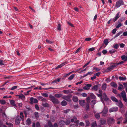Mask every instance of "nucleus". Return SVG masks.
I'll return each instance as SVG.
<instances>
[{
  "label": "nucleus",
  "instance_id": "obj_32",
  "mask_svg": "<svg viewBox=\"0 0 127 127\" xmlns=\"http://www.w3.org/2000/svg\"><path fill=\"white\" fill-rule=\"evenodd\" d=\"M103 42L105 45H107L109 43V42L108 41V40L107 39H106L104 40Z\"/></svg>",
  "mask_w": 127,
  "mask_h": 127
},
{
  "label": "nucleus",
  "instance_id": "obj_46",
  "mask_svg": "<svg viewBox=\"0 0 127 127\" xmlns=\"http://www.w3.org/2000/svg\"><path fill=\"white\" fill-rule=\"evenodd\" d=\"M70 123V122L69 120H67L65 122L64 124L66 125H69Z\"/></svg>",
  "mask_w": 127,
  "mask_h": 127
},
{
  "label": "nucleus",
  "instance_id": "obj_6",
  "mask_svg": "<svg viewBox=\"0 0 127 127\" xmlns=\"http://www.w3.org/2000/svg\"><path fill=\"white\" fill-rule=\"evenodd\" d=\"M118 110V107H113L110 109L109 110L110 112H116Z\"/></svg>",
  "mask_w": 127,
  "mask_h": 127
},
{
  "label": "nucleus",
  "instance_id": "obj_20",
  "mask_svg": "<svg viewBox=\"0 0 127 127\" xmlns=\"http://www.w3.org/2000/svg\"><path fill=\"white\" fill-rule=\"evenodd\" d=\"M111 98L112 100L114 101L117 102L118 101V99L116 97L113 96H111Z\"/></svg>",
  "mask_w": 127,
  "mask_h": 127
},
{
  "label": "nucleus",
  "instance_id": "obj_4",
  "mask_svg": "<svg viewBox=\"0 0 127 127\" xmlns=\"http://www.w3.org/2000/svg\"><path fill=\"white\" fill-rule=\"evenodd\" d=\"M123 1L122 0H120L116 2L115 4V7L116 8H118L121 5H123Z\"/></svg>",
  "mask_w": 127,
  "mask_h": 127
},
{
  "label": "nucleus",
  "instance_id": "obj_14",
  "mask_svg": "<svg viewBox=\"0 0 127 127\" xmlns=\"http://www.w3.org/2000/svg\"><path fill=\"white\" fill-rule=\"evenodd\" d=\"M121 58L122 60L124 61H127V56H126L125 55H123L121 57Z\"/></svg>",
  "mask_w": 127,
  "mask_h": 127
},
{
  "label": "nucleus",
  "instance_id": "obj_19",
  "mask_svg": "<svg viewBox=\"0 0 127 127\" xmlns=\"http://www.w3.org/2000/svg\"><path fill=\"white\" fill-rule=\"evenodd\" d=\"M31 120L30 119L28 118L27 119L26 123L27 125H30L31 124Z\"/></svg>",
  "mask_w": 127,
  "mask_h": 127
},
{
  "label": "nucleus",
  "instance_id": "obj_25",
  "mask_svg": "<svg viewBox=\"0 0 127 127\" xmlns=\"http://www.w3.org/2000/svg\"><path fill=\"white\" fill-rule=\"evenodd\" d=\"M19 98L20 99H22V100H23L24 99V95L23 94H21L19 95Z\"/></svg>",
  "mask_w": 127,
  "mask_h": 127
},
{
  "label": "nucleus",
  "instance_id": "obj_15",
  "mask_svg": "<svg viewBox=\"0 0 127 127\" xmlns=\"http://www.w3.org/2000/svg\"><path fill=\"white\" fill-rule=\"evenodd\" d=\"M10 102L11 105L14 106H16V105L15 103V101L14 100H10Z\"/></svg>",
  "mask_w": 127,
  "mask_h": 127
},
{
  "label": "nucleus",
  "instance_id": "obj_60",
  "mask_svg": "<svg viewBox=\"0 0 127 127\" xmlns=\"http://www.w3.org/2000/svg\"><path fill=\"white\" fill-rule=\"evenodd\" d=\"M70 127H77V126L74 124H71L70 125Z\"/></svg>",
  "mask_w": 127,
  "mask_h": 127
},
{
  "label": "nucleus",
  "instance_id": "obj_39",
  "mask_svg": "<svg viewBox=\"0 0 127 127\" xmlns=\"http://www.w3.org/2000/svg\"><path fill=\"white\" fill-rule=\"evenodd\" d=\"M77 119V117L75 116H74L73 117V118L71 120V121L72 122H74Z\"/></svg>",
  "mask_w": 127,
  "mask_h": 127
},
{
  "label": "nucleus",
  "instance_id": "obj_21",
  "mask_svg": "<svg viewBox=\"0 0 127 127\" xmlns=\"http://www.w3.org/2000/svg\"><path fill=\"white\" fill-rule=\"evenodd\" d=\"M65 122L63 121H61L59 123V125L60 126H63L64 125Z\"/></svg>",
  "mask_w": 127,
  "mask_h": 127
},
{
  "label": "nucleus",
  "instance_id": "obj_36",
  "mask_svg": "<svg viewBox=\"0 0 127 127\" xmlns=\"http://www.w3.org/2000/svg\"><path fill=\"white\" fill-rule=\"evenodd\" d=\"M62 96V95L59 94H56L55 95V96L56 97L59 98Z\"/></svg>",
  "mask_w": 127,
  "mask_h": 127
},
{
  "label": "nucleus",
  "instance_id": "obj_29",
  "mask_svg": "<svg viewBox=\"0 0 127 127\" xmlns=\"http://www.w3.org/2000/svg\"><path fill=\"white\" fill-rule=\"evenodd\" d=\"M98 89V87L97 85L94 86L92 88V89L95 91H97Z\"/></svg>",
  "mask_w": 127,
  "mask_h": 127
},
{
  "label": "nucleus",
  "instance_id": "obj_64",
  "mask_svg": "<svg viewBox=\"0 0 127 127\" xmlns=\"http://www.w3.org/2000/svg\"><path fill=\"white\" fill-rule=\"evenodd\" d=\"M36 127H40L39 123L38 122L36 123Z\"/></svg>",
  "mask_w": 127,
  "mask_h": 127
},
{
  "label": "nucleus",
  "instance_id": "obj_44",
  "mask_svg": "<svg viewBox=\"0 0 127 127\" xmlns=\"http://www.w3.org/2000/svg\"><path fill=\"white\" fill-rule=\"evenodd\" d=\"M119 78L121 80H125L126 79V77H123L121 76H119Z\"/></svg>",
  "mask_w": 127,
  "mask_h": 127
},
{
  "label": "nucleus",
  "instance_id": "obj_58",
  "mask_svg": "<svg viewBox=\"0 0 127 127\" xmlns=\"http://www.w3.org/2000/svg\"><path fill=\"white\" fill-rule=\"evenodd\" d=\"M86 126H88L89 125L90 123L89 121H86Z\"/></svg>",
  "mask_w": 127,
  "mask_h": 127
},
{
  "label": "nucleus",
  "instance_id": "obj_17",
  "mask_svg": "<svg viewBox=\"0 0 127 127\" xmlns=\"http://www.w3.org/2000/svg\"><path fill=\"white\" fill-rule=\"evenodd\" d=\"M72 100L74 102H76L78 100V97L76 96H74L73 97Z\"/></svg>",
  "mask_w": 127,
  "mask_h": 127
},
{
  "label": "nucleus",
  "instance_id": "obj_22",
  "mask_svg": "<svg viewBox=\"0 0 127 127\" xmlns=\"http://www.w3.org/2000/svg\"><path fill=\"white\" fill-rule=\"evenodd\" d=\"M79 102L80 105L81 106H83L85 103V101L84 100H79Z\"/></svg>",
  "mask_w": 127,
  "mask_h": 127
},
{
  "label": "nucleus",
  "instance_id": "obj_57",
  "mask_svg": "<svg viewBox=\"0 0 127 127\" xmlns=\"http://www.w3.org/2000/svg\"><path fill=\"white\" fill-rule=\"evenodd\" d=\"M91 38L90 37H88L85 38V40L86 41H89L91 40Z\"/></svg>",
  "mask_w": 127,
  "mask_h": 127
},
{
  "label": "nucleus",
  "instance_id": "obj_8",
  "mask_svg": "<svg viewBox=\"0 0 127 127\" xmlns=\"http://www.w3.org/2000/svg\"><path fill=\"white\" fill-rule=\"evenodd\" d=\"M115 120L112 117L109 118L107 120V122L108 124H113L114 123Z\"/></svg>",
  "mask_w": 127,
  "mask_h": 127
},
{
  "label": "nucleus",
  "instance_id": "obj_62",
  "mask_svg": "<svg viewBox=\"0 0 127 127\" xmlns=\"http://www.w3.org/2000/svg\"><path fill=\"white\" fill-rule=\"evenodd\" d=\"M123 35L124 36H127V31H126L124 32L123 33Z\"/></svg>",
  "mask_w": 127,
  "mask_h": 127
},
{
  "label": "nucleus",
  "instance_id": "obj_1",
  "mask_svg": "<svg viewBox=\"0 0 127 127\" xmlns=\"http://www.w3.org/2000/svg\"><path fill=\"white\" fill-rule=\"evenodd\" d=\"M23 113L22 112L20 113V117H16L15 121V123L16 125H18L20 123L21 119L22 121L23 120V118L24 116L23 115Z\"/></svg>",
  "mask_w": 127,
  "mask_h": 127
},
{
  "label": "nucleus",
  "instance_id": "obj_42",
  "mask_svg": "<svg viewBox=\"0 0 127 127\" xmlns=\"http://www.w3.org/2000/svg\"><path fill=\"white\" fill-rule=\"evenodd\" d=\"M42 105L44 107H48L49 106V104L47 103H42Z\"/></svg>",
  "mask_w": 127,
  "mask_h": 127
},
{
  "label": "nucleus",
  "instance_id": "obj_30",
  "mask_svg": "<svg viewBox=\"0 0 127 127\" xmlns=\"http://www.w3.org/2000/svg\"><path fill=\"white\" fill-rule=\"evenodd\" d=\"M123 89L124 87L123 86L122 84H120L118 87V89L119 90H121L122 89Z\"/></svg>",
  "mask_w": 127,
  "mask_h": 127
},
{
  "label": "nucleus",
  "instance_id": "obj_47",
  "mask_svg": "<svg viewBox=\"0 0 127 127\" xmlns=\"http://www.w3.org/2000/svg\"><path fill=\"white\" fill-rule=\"evenodd\" d=\"M122 33V32H119L117 33L115 35V38H116L118 36H119V35H120Z\"/></svg>",
  "mask_w": 127,
  "mask_h": 127
},
{
  "label": "nucleus",
  "instance_id": "obj_45",
  "mask_svg": "<svg viewBox=\"0 0 127 127\" xmlns=\"http://www.w3.org/2000/svg\"><path fill=\"white\" fill-rule=\"evenodd\" d=\"M90 96L93 99H95L96 98V96L94 94L92 93L91 94Z\"/></svg>",
  "mask_w": 127,
  "mask_h": 127
},
{
  "label": "nucleus",
  "instance_id": "obj_37",
  "mask_svg": "<svg viewBox=\"0 0 127 127\" xmlns=\"http://www.w3.org/2000/svg\"><path fill=\"white\" fill-rule=\"evenodd\" d=\"M119 47V45L118 44H115L113 45V48L116 49H117Z\"/></svg>",
  "mask_w": 127,
  "mask_h": 127
},
{
  "label": "nucleus",
  "instance_id": "obj_61",
  "mask_svg": "<svg viewBox=\"0 0 127 127\" xmlns=\"http://www.w3.org/2000/svg\"><path fill=\"white\" fill-rule=\"evenodd\" d=\"M80 126H81L83 127L84 126V124L82 122H81L79 123Z\"/></svg>",
  "mask_w": 127,
  "mask_h": 127
},
{
  "label": "nucleus",
  "instance_id": "obj_3",
  "mask_svg": "<svg viewBox=\"0 0 127 127\" xmlns=\"http://www.w3.org/2000/svg\"><path fill=\"white\" fill-rule=\"evenodd\" d=\"M49 97L50 98V100L54 104H58L59 103V101L58 99L56 98L53 96L50 95Z\"/></svg>",
  "mask_w": 127,
  "mask_h": 127
},
{
  "label": "nucleus",
  "instance_id": "obj_59",
  "mask_svg": "<svg viewBox=\"0 0 127 127\" xmlns=\"http://www.w3.org/2000/svg\"><path fill=\"white\" fill-rule=\"evenodd\" d=\"M4 64L3 61L2 60H0V65H3Z\"/></svg>",
  "mask_w": 127,
  "mask_h": 127
},
{
  "label": "nucleus",
  "instance_id": "obj_56",
  "mask_svg": "<svg viewBox=\"0 0 127 127\" xmlns=\"http://www.w3.org/2000/svg\"><path fill=\"white\" fill-rule=\"evenodd\" d=\"M120 45L121 48H124L125 46V45L123 43H121L120 44Z\"/></svg>",
  "mask_w": 127,
  "mask_h": 127
},
{
  "label": "nucleus",
  "instance_id": "obj_23",
  "mask_svg": "<svg viewBox=\"0 0 127 127\" xmlns=\"http://www.w3.org/2000/svg\"><path fill=\"white\" fill-rule=\"evenodd\" d=\"M63 92L64 94H65L71 93H72L71 91L66 90H64Z\"/></svg>",
  "mask_w": 127,
  "mask_h": 127
},
{
  "label": "nucleus",
  "instance_id": "obj_53",
  "mask_svg": "<svg viewBox=\"0 0 127 127\" xmlns=\"http://www.w3.org/2000/svg\"><path fill=\"white\" fill-rule=\"evenodd\" d=\"M57 29L59 31L61 30V25L60 24H59L58 25Z\"/></svg>",
  "mask_w": 127,
  "mask_h": 127
},
{
  "label": "nucleus",
  "instance_id": "obj_43",
  "mask_svg": "<svg viewBox=\"0 0 127 127\" xmlns=\"http://www.w3.org/2000/svg\"><path fill=\"white\" fill-rule=\"evenodd\" d=\"M116 51V50L115 49H112L109 51V52L111 54H113Z\"/></svg>",
  "mask_w": 127,
  "mask_h": 127
},
{
  "label": "nucleus",
  "instance_id": "obj_5",
  "mask_svg": "<svg viewBox=\"0 0 127 127\" xmlns=\"http://www.w3.org/2000/svg\"><path fill=\"white\" fill-rule=\"evenodd\" d=\"M30 103L31 104H33V103H36L38 102L37 100L35 98L34 99L33 97H32L30 99Z\"/></svg>",
  "mask_w": 127,
  "mask_h": 127
},
{
  "label": "nucleus",
  "instance_id": "obj_63",
  "mask_svg": "<svg viewBox=\"0 0 127 127\" xmlns=\"http://www.w3.org/2000/svg\"><path fill=\"white\" fill-rule=\"evenodd\" d=\"M46 42L48 43L51 44L52 43V41L48 39H46Z\"/></svg>",
  "mask_w": 127,
  "mask_h": 127
},
{
  "label": "nucleus",
  "instance_id": "obj_49",
  "mask_svg": "<svg viewBox=\"0 0 127 127\" xmlns=\"http://www.w3.org/2000/svg\"><path fill=\"white\" fill-rule=\"evenodd\" d=\"M106 123V121L104 120H102L101 121V123L102 125L105 124Z\"/></svg>",
  "mask_w": 127,
  "mask_h": 127
},
{
  "label": "nucleus",
  "instance_id": "obj_55",
  "mask_svg": "<svg viewBox=\"0 0 127 127\" xmlns=\"http://www.w3.org/2000/svg\"><path fill=\"white\" fill-rule=\"evenodd\" d=\"M122 26V24L121 23L117 25L116 26V28H118L120 27H121Z\"/></svg>",
  "mask_w": 127,
  "mask_h": 127
},
{
  "label": "nucleus",
  "instance_id": "obj_31",
  "mask_svg": "<svg viewBox=\"0 0 127 127\" xmlns=\"http://www.w3.org/2000/svg\"><path fill=\"white\" fill-rule=\"evenodd\" d=\"M75 76L74 74H72L68 78V79L69 80L71 81L72 80L74 77Z\"/></svg>",
  "mask_w": 127,
  "mask_h": 127
},
{
  "label": "nucleus",
  "instance_id": "obj_27",
  "mask_svg": "<svg viewBox=\"0 0 127 127\" xmlns=\"http://www.w3.org/2000/svg\"><path fill=\"white\" fill-rule=\"evenodd\" d=\"M60 78H58L57 79H55L52 82V83H57V82H60Z\"/></svg>",
  "mask_w": 127,
  "mask_h": 127
},
{
  "label": "nucleus",
  "instance_id": "obj_7",
  "mask_svg": "<svg viewBox=\"0 0 127 127\" xmlns=\"http://www.w3.org/2000/svg\"><path fill=\"white\" fill-rule=\"evenodd\" d=\"M108 111V108L107 107H104L101 113L102 114V115L104 116L107 114Z\"/></svg>",
  "mask_w": 127,
  "mask_h": 127
},
{
  "label": "nucleus",
  "instance_id": "obj_18",
  "mask_svg": "<svg viewBox=\"0 0 127 127\" xmlns=\"http://www.w3.org/2000/svg\"><path fill=\"white\" fill-rule=\"evenodd\" d=\"M66 101L65 100H63L61 103V105L63 106H66L67 105Z\"/></svg>",
  "mask_w": 127,
  "mask_h": 127
},
{
  "label": "nucleus",
  "instance_id": "obj_11",
  "mask_svg": "<svg viewBox=\"0 0 127 127\" xmlns=\"http://www.w3.org/2000/svg\"><path fill=\"white\" fill-rule=\"evenodd\" d=\"M86 101L88 103V104H87V108L86 110H88L89 109V105L88 103H90V97H88L86 99Z\"/></svg>",
  "mask_w": 127,
  "mask_h": 127
},
{
  "label": "nucleus",
  "instance_id": "obj_9",
  "mask_svg": "<svg viewBox=\"0 0 127 127\" xmlns=\"http://www.w3.org/2000/svg\"><path fill=\"white\" fill-rule=\"evenodd\" d=\"M120 13L118 12L116 14L115 17L112 19L113 22H115L120 17L119 16Z\"/></svg>",
  "mask_w": 127,
  "mask_h": 127
},
{
  "label": "nucleus",
  "instance_id": "obj_40",
  "mask_svg": "<svg viewBox=\"0 0 127 127\" xmlns=\"http://www.w3.org/2000/svg\"><path fill=\"white\" fill-rule=\"evenodd\" d=\"M97 96L98 97H101V101L103 103H104V101L103 100H102V97H101L102 96V94H97Z\"/></svg>",
  "mask_w": 127,
  "mask_h": 127
},
{
  "label": "nucleus",
  "instance_id": "obj_41",
  "mask_svg": "<svg viewBox=\"0 0 127 127\" xmlns=\"http://www.w3.org/2000/svg\"><path fill=\"white\" fill-rule=\"evenodd\" d=\"M106 88V84L103 85L102 86V90H105Z\"/></svg>",
  "mask_w": 127,
  "mask_h": 127
},
{
  "label": "nucleus",
  "instance_id": "obj_52",
  "mask_svg": "<svg viewBox=\"0 0 127 127\" xmlns=\"http://www.w3.org/2000/svg\"><path fill=\"white\" fill-rule=\"evenodd\" d=\"M42 95L46 97H47L48 96V95L46 93H43L42 94Z\"/></svg>",
  "mask_w": 127,
  "mask_h": 127
},
{
  "label": "nucleus",
  "instance_id": "obj_10",
  "mask_svg": "<svg viewBox=\"0 0 127 127\" xmlns=\"http://www.w3.org/2000/svg\"><path fill=\"white\" fill-rule=\"evenodd\" d=\"M86 86L83 88V89L85 90H88L90 89L92 85L90 84H87L86 85Z\"/></svg>",
  "mask_w": 127,
  "mask_h": 127
},
{
  "label": "nucleus",
  "instance_id": "obj_28",
  "mask_svg": "<svg viewBox=\"0 0 127 127\" xmlns=\"http://www.w3.org/2000/svg\"><path fill=\"white\" fill-rule=\"evenodd\" d=\"M110 85L111 86L114 88H116L117 86V85L114 82H112L111 83Z\"/></svg>",
  "mask_w": 127,
  "mask_h": 127
},
{
  "label": "nucleus",
  "instance_id": "obj_12",
  "mask_svg": "<svg viewBox=\"0 0 127 127\" xmlns=\"http://www.w3.org/2000/svg\"><path fill=\"white\" fill-rule=\"evenodd\" d=\"M116 105L120 108L122 107L123 106V104L121 101L120 100L118 101V102H117Z\"/></svg>",
  "mask_w": 127,
  "mask_h": 127
},
{
  "label": "nucleus",
  "instance_id": "obj_34",
  "mask_svg": "<svg viewBox=\"0 0 127 127\" xmlns=\"http://www.w3.org/2000/svg\"><path fill=\"white\" fill-rule=\"evenodd\" d=\"M97 126L96 122V121H95L92 123L91 125L92 127H95Z\"/></svg>",
  "mask_w": 127,
  "mask_h": 127
},
{
  "label": "nucleus",
  "instance_id": "obj_50",
  "mask_svg": "<svg viewBox=\"0 0 127 127\" xmlns=\"http://www.w3.org/2000/svg\"><path fill=\"white\" fill-rule=\"evenodd\" d=\"M18 87V86H14L11 88V90H14L17 89Z\"/></svg>",
  "mask_w": 127,
  "mask_h": 127
},
{
  "label": "nucleus",
  "instance_id": "obj_54",
  "mask_svg": "<svg viewBox=\"0 0 127 127\" xmlns=\"http://www.w3.org/2000/svg\"><path fill=\"white\" fill-rule=\"evenodd\" d=\"M95 50V48L93 47L90 48L88 50L91 52L94 51Z\"/></svg>",
  "mask_w": 127,
  "mask_h": 127
},
{
  "label": "nucleus",
  "instance_id": "obj_26",
  "mask_svg": "<svg viewBox=\"0 0 127 127\" xmlns=\"http://www.w3.org/2000/svg\"><path fill=\"white\" fill-rule=\"evenodd\" d=\"M34 114L36 118L37 119H38L39 117L38 113L37 112H35L34 113Z\"/></svg>",
  "mask_w": 127,
  "mask_h": 127
},
{
  "label": "nucleus",
  "instance_id": "obj_13",
  "mask_svg": "<svg viewBox=\"0 0 127 127\" xmlns=\"http://www.w3.org/2000/svg\"><path fill=\"white\" fill-rule=\"evenodd\" d=\"M102 97L103 99L105 101H107L109 99L108 98L105 94L104 93L103 94Z\"/></svg>",
  "mask_w": 127,
  "mask_h": 127
},
{
  "label": "nucleus",
  "instance_id": "obj_35",
  "mask_svg": "<svg viewBox=\"0 0 127 127\" xmlns=\"http://www.w3.org/2000/svg\"><path fill=\"white\" fill-rule=\"evenodd\" d=\"M0 102L1 104L3 105L5 104L6 103L5 101L3 99L0 100Z\"/></svg>",
  "mask_w": 127,
  "mask_h": 127
},
{
  "label": "nucleus",
  "instance_id": "obj_16",
  "mask_svg": "<svg viewBox=\"0 0 127 127\" xmlns=\"http://www.w3.org/2000/svg\"><path fill=\"white\" fill-rule=\"evenodd\" d=\"M96 102L95 100H92L91 102V105L92 107L93 108L94 105L96 103Z\"/></svg>",
  "mask_w": 127,
  "mask_h": 127
},
{
  "label": "nucleus",
  "instance_id": "obj_51",
  "mask_svg": "<svg viewBox=\"0 0 127 127\" xmlns=\"http://www.w3.org/2000/svg\"><path fill=\"white\" fill-rule=\"evenodd\" d=\"M95 117L96 118L98 119H99L100 118L99 113H98L95 114Z\"/></svg>",
  "mask_w": 127,
  "mask_h": 127
},
{
  "label": "nucleus",
  "instance_id": "obj_24",
  "mask_svg": "<svg viewBox=\"0 0 127 127\" xmlns=\"http://www.w3.org/2000/svg\"><path fill=\"white\" fill-rule=\"evenodd\" d=\"M121 96L123 98L126 97V93L124 91H123L121 93Z\"/></svg>",
  "mask_w": 127,
  "mask_h": 127
},
{
  "label": "nucleus",
  "instance_id": "obj_33",
  "mask_svg": "<svg viewBox=\"0 0 127 127\" xmlns=\"http://www.w3.org/2000/svg\"><path fill=\"white\" fill-rule=\"evenodd\" d=\"M65 65L64 63L58 65L57 67H56V69H58L62 67L63 66H64Z\"/></svg>",
  "mask_w": 127,
  "mask_h": 127
},
{
  "label": "nucleus",
  "instance_id": "obj_48",
  "mask_svg": "<svg viewBox=\"0 0 127 127\" xmlns=\"http://www.w3.org/2000/svg\"><path fill=\"white\" fill-rule=\"evenodd\" d=\"M70 110V109H68L66 110H65L64 111V112L65 113H67L68 112H69Z\"/></svg>",
  "mask_w": 127,
  "mask_h": 127
},
{
  "label": "nucleus",
  "instance_id": "obj_2",
  "mask_svg": "<svg viewBox=\"0 0 127 127\" xmlns=\"http://www.w3.org/2000/svg\"><path fill=\"white\" fill-rule=\"evenodd\" d=\"M72 97V95L70 94L68 95H64L62 97L63 98L67 101L68 102H70L72 101L71 98Z\"/></svg>",
  "mask_w": 127,
  "mask_h": 127
},
{
  "label": "nucleus",
  "instance_id": "obj_38",
  "mask_svg": "<svg viewBox=\"0 0 127 127\" xmlns=\"http://www.w3.org/2000/svg\"><path fill=\"white\" fill-rule=\"evenodd\" d=\"M6 124L9 127H12L13 126V125L10 123H8L7 122L6 123Z\"/></svg>",
  "mask_w": 127,
  "mask_h": 127
}]
</instances>
